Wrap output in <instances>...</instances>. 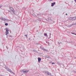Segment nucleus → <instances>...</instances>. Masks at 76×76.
I'll return each mask as SVG.
<instances>
[{
    "label": "nucleus",
    "instance_id": "f257e3e1",
    "mask_svg": "<svg viewBox=\"0 0 76 76\" xmlns=\"http://www.w3.org/2000/svg\"><path fill=\"white\" fill-rule=\"evenodd\" d=\"M38 62L39 63H40L41 61V58H38Z\"/></svg>",
    "mask_w": 76,
    "mask_h": 76
},
{
    "label": "nucleus",
    "instance_id": "f03ea898",
    "mask_svg": "<svg viewBox=\"0 0 76 76\" xmlns=\"http://www.w3.org/2000/svg\"><path fill=\"white\" fill-rule=\"evenodd\" d=\"M8 31H9L8 30V29H6V35H7L8 33Z\"/></svg>",
    "mask_w": 76,
    "mask_h": 76
},
{
    "label": "nucleus",
    "instance_id": "7ed1b4c3",
    "mask_svg": "<svg viewBox=\"0 0 76 76\" xmlns=\"http://www.w3.org/2000/svg\"><path fill=\"white\" fill-rule=\"evenodd\" d=\"M45 73L46 74H47L48 75H51V74L48 72H46Z\"/></svg>",
    "mask_w": 76,
    "mask_h": 76
},
{
    "label": "nucleus",
    "instance_id": "20e7f679",
    "mask_svg": "<svg viewBox=\"0 0 76 76\" xmlns=\"http://www.w3.org/2000/svg\"><path fill=\"white\" fill-rule=\"evenodd\" d=\"M76 20V17L72 18V20Z\"/></svg>",
    "mask_w": 76,
    "mask_h": 76
},
{
    "label": "nucleus",
    "instance_id": "39448f33",
    "mask_svg": "<svg viewBox=\"0 0 76 76\" xmlns=\"http://www.w3.org/2000/svg\"><path fill=\"white\" fill-rule=\"evenodd\" d=\"M56 4V2H54L52 3L51 6L53 7L54 6V5Z\"/></svg>",
    "mask_w": 76,
    "mask_h": 76
},
{
    "label": "nucleus",
    "instance_id": "423d86ee",
    "mask_svg": "<svg viewBox=\"0 0 76 76\" xmlns=\"http://www.w3.org/2000/svg\"><path fill=\"white\" fill-rule=\"evenodd\" d=\"M1 19L2 20H5V18H1Z\"/></svg>",
    "mask_w": 76,
    "mask_h": 76
},
{
    "label": "nucleus",
    "instance_id": "0eeeda50",
    "mask_svg": "<svg viewBox=\"0 0 76 76\" xmlns=\"http://www.w3.org/2000/svg\"><path fill=\"white\" fill-rule=\"evenodd\" d=\"M11 12H13V13L14 14L15 13V12L14 10H11Z\"/></svg>",
    "mask_w": 76,
    "mask_h": 76
},
{
    "label": "nucleus",
    "instance_id": "6e6552de",
    "mask_svg": "<svg viewBox=\"0 0 76 76\" xmlns=\"http://www.w3.org/2000/svg\"><path fill=\"white\" fill-rule=\"evenodd\" d=\"M44 35L47 37V33H45V34H44Z\"/></svg>",
    "mask_w": 76,
    "mask_h": 76
},
{
    "label": "nucleus",
    "instance_id": "1a4fd4ad",
    "mask_svg": "<svg viewBox=\"0 0 76 76\" xmlns=\"http://www.w3.org/2000/svg\"><path fill=\"white\" fill-rule=\"evenodd\" d=\"M23 72H24V73H27L28 72L27 71H23Z\"/></svg>",
    "mask_w": 76,
    "mask_h": 76
},
{
    "label": "nucleus",
    "instance_id": "9d476101",
    "mask_svg": "<svg viewBox=\"0 0 76 76\" xmlns=\"http://www.w3.org/2000/svg\"><path fill=\"white\" fill-rule=\"evenodd\" d=\"M10 10H13V8L12 7H11L10 8Z\"/></svg>",
    "mask_w": 76,
    "mask_h": 76
},
{
    "label": "nucleus",
    "instance_id": "9b49d317",
    "mask_svg": "<svg viewBox=\"0 0 76 76\" xmlns=\"http://www.w3.org/2000/svg\"><path fill=\"white\" fill-rule=\"evenodd\" d=\"M5 26H7L8 25V24L7 23H6L5 24Z\"/></svg>",
    "mask_w": 76,
    "mask_h": 76
},
{
    "label": "nucleus",
    "instance_id": "f8f14e48",
    "mask_svg": "<svg viewBox=\"0 0 76 76\" xmlns=\"http://www.w3.org/2000/svg\"><path fill=\"white\" fill-rule=\"evenodd\" d=\"M42 50L45 51H46V50L45 49V48H43Z\"/></svg>",
    "mask_w": 76,
    "mask_h": 76
},
{
    "label": "nucleus",
    "instance_id": "ddd939ff",
    "mask_svg": "<svg viewBox=\"0 0 76 76\" xmlns=\"http://www.w3.org/2000/svg\"><path fill=\"white\" fill-rule=\"evenodd\" d=\"M72 34H74L75 35H76V34H74V33H72Z\"/></svg>",
    "mask_w": 76,
    "mask_h": 76
},
{
    "label": "nucleus",
    "instance_id": "4468645a",
    "mask_svg": "<svg viewBox=\"0 0 76 76\" xmlns=\"http://www.w3.org/2000/svg\"><path fill=\"white\" fill-rule=\"evenodd\" d=\"M25 36L26 37H27V35H25Z\"/></svg>",
    "mask_w": 76,
    "mask_h": 76
},
{
    "label": "nucleus",
    "instance_id": "2eb2a0df",
    "mask_svg": "<svg viewBox=\"0 0 76 76\" xmlns=\"http://www.w3.org/2000/svg\"><path fill=\"white\" fill-rule=\"evenodd\" d=\"M55 64V63H53H53H52V64Z\"/></svg>",
    "mask_w": 76,
    "mask_h": 76
},
{
    "label": "nucleus",
    "instance_id": "dca6fc26",
    "mask_svg": "<svg viewBox=\"0 0 76 76\" xmlns=\"http://www.w3.org/2000/svg\"><path fill=\"white\" fill-rule=\"evenodd\" d=\"M66 15H67V13L66 14Z\"/></svg>",
    "mask_w": 76,
    "mask_h": 76
},
{
    "label": "nucleus",
    "instance_id": "f3484780",
    "mask_svg": "<svg viewBox=\"0 0 76 76\" xmlns=\"http://www.w3.org/2000/svg\"><path fill=\"white\" fill-rule=\"evenodd\" d=\"M1 5H0V8H1Z\"/></svg>",
    "mask_w": 76,
    "mask_h": 76
},
{
    "label": "nucleus",
    "instance_id": "a211bd4d",
    "mask_svg": "<svg viewBox=\"0 0 76 76\" xmlns=\"http://www.w3.org/2000/svg\"><path fill=\"white\" fill-rule=\"evenodd\" d=\"M75 25H76V23H75Z\"/></svg>",
    "mask_w": 76,
    "mask_h": 76
},
{
    "label": "nucleus",
    "instance_id": "6ab92c4d",
    "mask_svg": "<svg viewBox=\"0 0 76 76\" xmlns=\"http://www.w3.org/2000/svg\"><path fill=\"white\" fill-rule=\"evenodd\" d=\"M52 0H50V1H52Z\"/></svg>",
    "mask_w": 76,
    "mask_h": 76
},
{
    "label": "nucleus",
    "instance_id": "aec40b11",
    "mask_svg": "<svg viewBox=\"0 0 76 76\" xmlns=\"http://www.w3.org/2000/svg\"><path fill=\"white\" fill-rule=\"evenodd\" d=\"M75 1H76V0H74Z\"/></svg>",
    "mask_w": 76,
    "mask_h": 76
}]
</instances>
